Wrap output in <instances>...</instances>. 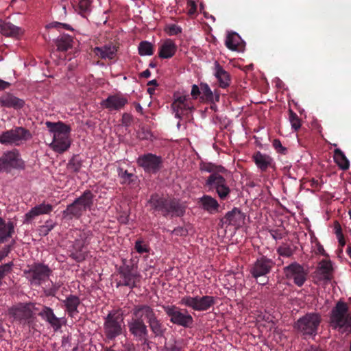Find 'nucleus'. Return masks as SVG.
Returning a JSON list of instances; mask_svg holds the SVG:
<instances>
[{"label": "nucleus", "instance_id": "09e8293b", "mask_svg": "<svg viewBox=\"0 0 351 351\" xmlns=\"http://www.w3.org/2000/svg\"><path fill=\"white\" fill-rule=\"evenodd\" d=\"M13 263L9 262L6 264L0 265V286L1 285L2 279L9 273L11 272L13 267Z\"/></svg>", "mask_w": 351, "mask_h": 351}, {"label": "nucleus", "instance_id": "e2e57ef3", "mask_svg": "<svg viewBox=\"0 0 351 351\" xmlns=\"http://www.w3.org/2000/svg\"><path fill=\"white\" fill-rule=\"evenodd\" d=\"M132 119V116L130 114L124 113L121 119L122 124L125 126H129L131 124Z\"/></svg>", "mask_w": 351, "mask_h": 351}, {"label": "nucleus", "instance_id": "c9c22d12", "mask_svg": "<svg viewBox=\"0 0 351 351\" xmlns=\"http://www.w3.org/2000/svg\"><path fill=\"white\" fill-rule=\"evenodd\" d=\"M73 39L69 34H62L56 40V45L58 51H66L73 47Z\"/></svg>", "mask_w": 351, "mask_h": 351}, {"label": "nucleus", "instance_id": "f3484780", "mask_svg": "<svg viewBox=\"0 0 351 351\" xmlns=\"http://www.w3.org/2000/svg\"><path fill=\"white\" fill-rule=\"evenodd\" d=\"M275 265V262L271 258H267L266 256H261L250 266V273L256 280L260 277L266 278Z\"/></svg>", "mask_w": 351, "mask_h": 351}, {"label": "nucleus", "instance_id": "dca6fc26", "mask_svg": "<svg viewBox=\"0 0 351 351\" xmlns=\"http://www.w3.org/2000/svg\"><path fill=\"white\" fill-rule=\"evenodd\" d=\"M283 274L287 280H291L299 287L307 280L308 271L297 262H293L283 268Z\"/></svg>", "mask_w": 351, "mask_h": 351}, {"label": "nucleus", "instance_id": "8fccbe9b", "mask_svg": "<svg viewBox=\"0 0 351 351\" xmlns=\"http://www.w3.org/2000/svg\"><path fill=\"white\" fill-rule=\"evenodd\" d=\"M138 136L141 140L152 141L153 134L150 130L147 128L142 127L138 132Z\"/></svg>", "mask_w": 351, "mask_h": 351}, {"label": "nucleus", "instance_id": "39448f33", "mask_svg": "<svg viewBox=\"0 0 351 351\" xmlns=\"http://www.w3.org/2000/svg\"><path fill=\"white\" fill-rule=\"evenodd\" d=\"M95 195L90 190H86L73 203L69 204L62 212L65 219H80L87 210H90L94 206Z\"/></svg>", "mask_w": 351, "mask_h": 351}, {"label": "nucleus", "instance_id": "864d4df0", "mask_svg": "<svg viewBox=\"0 0 351 351\" xmlns=\"http://www.w3.org/2000/svg\"><path fill=\"white\" fill-rule=\"evenodd\" d=\"M134 248L136 251L139 254H143L145 252H149V247L147 244L143 243V241L141 240H137L135 242Z\"/></svg>", "mask_w": 351, "mask_h": 351}, {"label": "nucleus", "instance_id": "338daca9", "mask_svg": "<svg viewBox=\"0 0 351 351\" xmlns=\"http://www.w3.org/2000/svg\"><path fill=\"white\" fill-rule=\"evenodd\" d=\"M269 233L275 240H280L282 239V234L279 230H269Z\"/></svg>", "mask_w": 351, "mask_h": 351}, {"label": "nucleus", "instance_id": "4c0bfd02", "mask_svg": "<svg viewBox=\"0 0 351 351\" xmlns=\"http://www.w3.org/2000/svg\"><path fill=\"white\" fill-rule=\"evenodd\" d=\"M78 239H75L73 244V251L71 252L70 256L77 262H82L85 259L86 255L82 252L85 247Z\"/></svg>", "mask_w": 351, "mask_h": 351}, {"label": "nucleus", "instance_id": "c03bdc74", "mask_svg": "<svg viewBox=\"0 0 351 351\" xmlns=\"http://www.w3.org/2000/svg\"><path fill=\"white\" fill-rule=\"evenodd\" d=\"M295 252V248L287 243H283L277 248V253L283 257H291Z\"/></svg>", "mask_w": 351, "mask_h": 351}, {"label": "nucleus", "instance_id": "37998d69", "mask_svg": "<svg viewBox=\"0 0 351 351\" xmlns=\"http://www.w3.org/2000/svg\"><path fill=\"white\" fill-rule=\"evenodd\" d=\"M90 0H80L77 5L75 8V10L82 16L90 12Z\"/></svg>", "mask_w": 351, "mask_h": 351}, {"label": "nucleus", "instance_id": "7c9ffc66", "mask_svg": "<svg viewBox=\"0 0 351 351\" xmlns=\"http://www.w3.org/2000/svg\"><path fill=\"white\" fill-rule=\"evenodd\" d=\"M252 159L258 168L262 171H265L269 167L271 166L273 159L269 155L262 154L261 152H256L253 156Z\"/></svg>", "mask_w": 351, "mask_h": 351}, {"label": "nucleus", "instance_id": "de8ad7c7", "mask_svg": "<svg viewBox=\"0 0 351 351\" xmlns=\"http://www.w3.org/2000/svg\"><path fill=\"white\" fill-rule=\"evenodd\" d=\"M92 238H93V233L91 231L83 230V231L80 232V233L79 234V238H77V239H78L82 243H83L84 245L86 246L90 243Z\"/></svg>", "mask_w": 351, "mask_h": 351}, {"label": "nucleus", "instance_id": "58836bf2", "mask_svg": "<svg viewBox=\"0 0 351 351\" xmlns=\"http://www.w3.org/2000/svg\"><path fill=\"white\" fill-rule=\"evenodd\" d=\"M334 160L338 167L342 170H347L350 167V162L344 153L340 149L334 151Z\"/></svg>", "mask_w": 351, "mask_h": 351}, {"label": "nucleus", "instance_id": "603ef678", "mask_svg": "<svg viewBox=\"0 0 351 351\" xmlns=\"http://www.w3.org/2000/svg\"><path fill=\"white\" fill-rule=\"evenodd\" d=\"M51 286L49 288L44 289V293L47 296H55L59 290L60 285L56 283H53L51 281Z\"/></svg>", "mask_w": 351, "mask_h": 351}, {"label": "nucleus", "instance_id": "4be33fe9", "mask_svg": "<svg viewBox=\"0 0 351 351\" xmlns=\"http://www.w3.org/2000/svg\"><path fill=\"white\" fill-rule=\"evenodd\" d=\"M53 209V206L50 204H46L45 202L32 208L25 215V222L29 223L34 218L41 215L50 214Z\"/></svg>", "mask_w": 351, "mask_h": 351}, {"label": "nucleus", "instance_id": "423d86ee", "mask_svg": "<svg viewBox=\"0 0 351 351\" xmlns=\"http://www.w3.org/2000/svg\"><path fill=\"white\" fill-rule=\"evenodd\" d=\"M32 137L29 130L22 126H16L0 133V143L5 146H20Z\"/></svg>", "mask_w": 351, "mask_h": 351}, {"label": "nucleus", "instance_id": "473e14b6", "mask_svg": "<svg viewBox=\"0 0 351 351\" xmlns=\"http://www.w3.org/2000/svg\"><path fill=\"white\" fill-rule=\"evenodd\" d=\"M121 280L118 285L128 287L133 289L137 287L140 281V275L137 272L119 274Z\"/></svg>", "mask_w": 351, "mask_h": 351}, {"label": "nucleus", "instance_id": "49530a36", "mask_svg": "<svg viewBox=\"0 0 351 351\" xmlns=\"http://www.w3.org/2000/svg\"><path fill=\"white\" fill-rule=\"evenodd\" d=\"M200 88L203 97L208 101H213L214 95L209 86L206 83H202L200 84Z\"/></svg>", "mask_w": 351, "mask_h": 351}, {"label": "nucleus", "instance_id": "c85d7f7f", "mask_svg": "<svg viewBox=\"0 0 351 351\" xmlns=\"http://www.w3.org/2000/svg\"><path fill=\"white\" fill-rule=\"evenodd\" d=\"M0 104L3 107L12 108L15 110H19L24 106L25 101L15 97L12 94L7 93L0 98Z\"/></svg>", "mask_w": 351, "mask_h": 351}, {"label": "nucleus", "instance_id": "412c9836", "mask_svg": "<svg viewBox=\"0 0 351 351\" xmlns=\"http://www.w3.org/2000/svg\"><path fill=\"white\" fill-rule=\"evenodd\" d=\"M189 96H179L173 101L171 108L175 113L176 118L180 119L181 117L191 110V107L188 102Z\"/></svg>", "mask_w": 351, "mask_h": 351}, {"label": "nucleus", "instance_id": "f8f14e48", "mask_svg": "<svg viewBox=\"0 0 351 351\" xmlns=\"http://www.w3.org/2000/svg\"><path fill=\"white\" fill-rule=\"evenodd\" d=\"M216 302V298L210 295L192 297L185 295L180 299V304L190 308L195 311H206Z\"/></svg>", "mask_w": 351, "mask_h": 351}, {"label": "nucleus", "instance_id": "774afa93", "mask_svg": "<svg viewBox=\"0 0 351 351\" xmlns=\"http://www.w3.org/2000/svg\"><path fill=\"white\" fill-rule=\"evenodd\" d=\"M167 349L168 351H181V347L178 346L176 342L169 344Z\"/></svg>", "mask_w": 351, "mask_h": 351}, {"label": "nucleus", "instance_id": "0e129e2a", "mask_svg": "<svg viewBox=\"0 0 351 351\" xmlns=\"http://www.w3.org/2000/svg\"><path fill=\"white\" fill-rule=\"evenodd\" d=\"M202 93L201 88L198 86L193 84L191 88V95L194 99H197V97Z\"/></svg>", "mask_w": 351, "mask_h": 351}, {"label": "nucleus", "instance_id": "f03ea898", "mask_svg": "<svg viewBox=\"0 0 351 351\" xmlns=\"http://www.w3.org/2000/svg\"><path fill=\"white\" fill-rule=\"evenodd\" d=\"M49 132L53 134L49 147L56 152L62 154L70 147L71 141L69 137L71 128L62 121L45 123Z\"/></svg>", "mask_w": 351, "mask_h": 351}, {"label": "nucleus", "instance_id": "4468645a", "mask_svg": "<svg viewBox=\"0 0 351 351\" xmlns=\"http://www.w3.org/2000/svg\"><path fill=\"white\" fill-rule=\"evenodd\" d=\"M136 162L138 166L144 170L145 173L149 174H156L163 166L162 157L152 153L140 155Z\"/></svg>", "mask_w": 351, "mask_h": 351}, {"label": "nucleus", "instance_id": "c756f323", "mask_svg": "<svg viewBox=\"0 0 351 351\" xmlns=\"http://www.w3.org/2000/svg\"><path fill=\"white\" fill-rule=\"evenodd\" d=\"M332 266L330 261L323 260L315 274L320 280L330 281L332 278Z\"/></svg>", "mask_w": 351, "mask_h": 351}, {"label": "nucleus", "instance_id": "5701e85b", "mask_svg": "<svg viewBox=\"0 0 351 351\" xmlns=\"http://www.w3.org/2000/svg\"><path fill=\"white\" fill-rule=\"evenodd\" d=\"M62 302L65 308V311L69 317H73L79 313L77 308L81 304V300L78 296L70 294Z\"/></svg>", "mask_w": 351, "mask_h": 351}, {"label": "nucleus", "instance_id": "7ed1b4c3", "mask_svg": "<svg viewBox=\"0 0 351 351\" xmlns=\"http://www.w3.org/2000/svg\"><path fill=\"white\" fill-rule=\"evenodd\" d=\"M143 304L135 305L131 311V317L127 322V326L130 334L135 341L142 342L143 345H148L149 330L145 322Z\"/></svg>", "mask_w": 351, "mask_h": 351}, {"label": "nucleus", "instance_id": "a18cd8bd", "mask_svg": "<svg viewBox=\"0 0 351 351\" xmlns=\"http://www.w3.org/2000/svg\"><path fill=\"white\" fill-rule=\"evenodd\" d=\"M289 119L291 125L292 129L298 131L301 128V120L298 114L291 109L289 110Z\"/></svg>", "mask_w": 351, "mask_h": 351}, {"label": "nucleus", "instance_id": "1a4fd4ad", "mask_svg": "<svg viewBox=\"0 0 351 351\" xmlns=\"http://www.w3.org/2000/svg\"><path fill=\"white\" fill-rule=\"evenodd\" d=\"M204 186L208 191H215L221 201L228 199L231 193L228 182L223 176L210 175L206 178Z\"/></svg>", "mask_w": 351, "mask_h": 351}, {"label": "nucleus", "instance_id": "20e7f679", "mask_svg": "<svg viewBox=\"0 0 351 351\" xmlns=\"http://www.w3.org/2000/svg\"><path fill=\"white\" fill-rule=\"evenodd\" d=\"M123 313L119 309L110 311L104 317L103 332L105 342L114 341L121 335L125 328Z\"/></svg>", "mask_w": 351, "mask_h": 351}, {"label": "nucleus", "instance_id": "cd10ccee", "mask_svg": "<svg viewBox=\"0 0 351 351\" xmlns=\"http://www.w3.org/2000/svg\"><path fill=\"white\" fill-rule=\"evenodd\" d=\"M177 51V45L171 39H166L158 49V56L160 58L169 59L172 58Z\"/></svg>", "mask_w": 351, "mask_h": 351}, {"label": "nucleus", "instance_id": "052dcab7", "mask_svg": "<svg viewBox=\"0 0 351 351\" xmlns=\"http://www.w3.org/2000/svg\"><path fill=\"white\" fill-rule=\"evenodd\" d=\"M171 233L176 236L184 237L188 234V230L184 227H177L173 229Z\"/></svg>", "mask_w": 351, "mask_h": 351}, {"label": "nucleus", "instance_id": "a19ab883", "mask_svg": "<svg viewBox=\"0 0 351 351\" xmlns=\"http://www.w3.org/2000/svg\"><path fill=\"white\" fill-rule=\"evenodd\" d=\"M138 50L140 56H152L154 54V46L148 41H141L139 43Z\"/></svg>", "mask_w": 351, "mask_h": 351}, {"label": "nucleus", "instance_id": "4d7b16f0", "mask_svg": "<svg viewBox=\"0 0 351 351\" xmlns=\"http://www.w3.org/2000/svg\"><path fill=\"white\" fill-rule=\"evenodd\" d=\"M273 146L277 152L285 154L287 152V149L282 146L281 142L278 139H274L273 141Z\"/></svg>", "mask_w": 351, "mask_h": 351}, {"label": "nucleus", "instance_id": "6ab92c4d", "mask_svg": "<svg viewBox=\"0 0 351 351\" xmlns=\"http://www.w3.org/2000/svg\"><path fill=\"white\" fill-rule=\"evenodd\" d=\"M128 103V99L119 94L108 96L103 100L101 105L109 110H119Z\"/></svg>", "mask_w": 351, "mask_h": 351}, {"label": "nucleus", "instance_id": "bf43d9fd", "mask_svg": "<svg viewBox=\"0 0 351 351\" xmlns=\"http://www.w3.org/2000/svg\"><path fill=\"white\" fill-rule=\"evenodd\" d=\"M49 27L56 29L64 28L67 30H73L70 25L59 22H53L49 25Z\"/></svg>", "mask_w": 351, "mask_h": 351}, {"label": "nucleus", "instance_id": "ddd939ff", "mask_svg": "<svg viewBox=\"0 0 351 351\" xmlns=\"http://www.w3.org/2000/svg\"><path fill=\"white\" fill-rule=\"evenodd\" d=\"M27 278L32 285L40 286L45 282L52 273L51 269L43 263H34L25 271Z\"/></svg>", "mask_w": 351, "mask_h": 351}, {"label": "nucleus", "instance_id": "5fc2aeb1", "mask_svg": "<svg viewBox=\"0 0 351 351\" xmlns=\"http://www.w3.org/2000/svg\"><path fill=\"white\" fill-rule=\"evenodd\" d=\"M123 265L120 266L118 269L119 274L136 272L134 270V265L127 264L125 260H123Z\"/></svg>", "mask_w": 351, "mask_h": 351}, {"label": "nucleus", "instance_id": "ea45409f", "mask_svg": "<svg viewBox=\"0 0 351 351\" xmlns=\"http://www.w3.org/2000/svg\"><path fill=\"white\" fill-rule=\"evenodd\" d=\"M118 176L122 184L129 185L135 183L137 180V176L135 174L130 173L122 168L118 169Z\"/></svg>", "mask_w": 351, "mask_h": 351}, {"label": "nucleus", "instance_id": "79ce46f5", "mask_svg": "<svg viewBox=\"0 0 351 351\" xmlns=\"http://www.w3.org/2000/svg\"><path fill=\"white\" fill-rule=\"evenodd\" d=\"M82 166V162L77 155L73 156L69 161L67 167L69 171L77 173Z\"/></svg>", "mask_w": 351, "mask_h": 351}, {"label": "nucleus", "instance_id": "680f3d73", "mask_svg": "<svg viewBox=\"0 0 351 351\" xmlns=\"http://www.w3.org/2000/svg\"><path fill=\"white\" fill-rule=\"evenodd\" d=\"M182 32V28L175 24L171 25L169 28V35H177Z\"/></svg>", "mask_w": 351, "mask_h": 351}, {"label": "nucleus", "instance_id": "a211bd4d", "mask_svg": "<svg viewBox=\"0 0 351 351\" xmlns=\"http://www.w3.org/2000/svg\"><path fill=\"white\" fill-rule=\"evenodd\" d=\"M34 307V305L32 303L19 304L10 308L8 314L20 324H29L32 321Z\"/></svg>", "mask_w": 351, "mask_h": 351}, {"label": "nucleus", "instance_id": "a878e982", "mask_svg": "<svg viewBox=\"0 0 351 351\" xmlns=\"http://www.w3.org/2000/svg\"><path fill=\"white\" fill-rule=\"evenodd\" d=\"M214 75L217 79L220 88H226L230 86L231 82L230 74L217 61L215 62Z\"/></svg>", "mask_w": 351, "mask_h": 351}, {"label": "nucleus", "instance_id": "393cba45", "mask_svg": "<svg viewBox=\"0 0 351 351\" xmlns=\"http://www.w3.org/2000/svg\"><path fill=\"white\" fill-rule=\"evenodd\" d=\"M118 50L116 45L110 43L103 47H96L93 49V52L101 59L112 60L114 58Z\"/></svg>", "mask_w": 351, "mask_h": 351}, {"label": "nucleus", "instance_id": "2eb2a0df", "mask_svg": "<svg viewBox=\"0 0 351 351\" xmlns=\"http://www.w3.org/2000/svg\"><path fill=\"white\" fill-rule=\"evenodd\" d=\"M145 319H146L152 334L155 337H162L165 335L167 328L162 323V320L158 318L155 313L154 309L149 305L143 304Z\"/></svg>", "mask_w": 351, "mask_h": 351}, {"label": "nucleus", "instance_id": "0eeeda50", "mask_svg": "<svg viewBox=\"0 0 351 351\" xmlns=\"http://www.w3.org/2000/svg\"><path fill=\"white\" fill-rule=\"evenodd\" d=\"M330 324L335 329L351 327V315L347 303L342 301L337 302L330 313Z\"/></svg>", "mask_w": 351, "mask_h": 351}, {"label": "nucleus", "instance_id": "9b49d317", "mask_svg": "<svg viewBox=\"0 0 351 351\" xmlns=\"http://www.w3.org/2000/svg\"><path fill=\"white\" fill-rule=\"evenodd\" d=\"M321 320L318 313H306L295 323L294 328L304 335H315Z\"/></svg>", "mask_w": 351, "mask_h": 351}, {"label": "nucleus", "instance_id": "f257e3e1", "mask_svg": "<svg viewBox=\"0 0 351 351\" xmlns=\"http://www.w3.org/2000/svg\"><path fill=\"white\" fill-rule=\"evenodd\" d=\"M148 204L153 213H158L164 217H181L185 213L184 206L178 199L165 197L157 193L151 195Z\"/></svg>", "mask_w": 351, "mask_h": 351}, {"label": "nucleus", "instance_id": "72a5a7b5", "mask_svg": "<svg viewBox=\"0 0 351 351\" xmlns=\"http://www.w3.org/2000/svg\"><path fill=\"white\" fill-rule=\"evenodd\" d=\"M226 46L232 51H241L243 48V41L236 32L229 33L226 37Z\"/></svg>", "mask_w": 351, "mask_h": 351}, {"label": "nucleus", "instance_id": "3c124183", "mask_svg": "<svg viewBox=\"0 0 351 351\" xmlns=\"http://www.w3.org/2000/svg\"><path fill=\"white\" fill-rule=\"evenodd\" d=\"M117 351H135L134 344L130 341H121L119 347H116Z\"/></svg>", "mask_w": 351, "mask_h": 351}, {"label": "nucleus", "instance_id": "2f4dec72", "mask_svg": "<svg viewBox=\"0 0 351 351\" xmlns=\"http://www.w3.org/2000/svg\"><path fill=\"white\" fill-rule=\"evenodd\" d=\"M14 233V225L12 221L6 222L0 217V244L5 243Z\"/></svg>", "mask_w": 351, "mask_h": 351}, {"label": "nucleus", "instance_id": "e433bc0d", "mask_svg": "<svg viewBox=\"0 0 351 351\" xmlns=\"http://www.w3.org/2000/svg\"><path fill=\"white\" fill-rule=\"evenodd\" d=\"M200 170L210 173V175L222 176L227 170L221 165H217L211 162H202Z\"/></svg>", "mask_w": 351, "mask_h": 351}, {"label": "nucleus", "instance_id": "6e6552de", "mask_svg": "<svg viewBox=\"0 0 351 351\" xmlns=\"http://www.w3.org/2000/svg\"><path fill=\"white\" fill-rule=\"evenodd\" d=\"M25 168V161L16 149L5 151L0 157V172L10 173L12 170H23Z\"/></svg>", "mask_w": 351, "mask_h": 351}, {"label": "nucleus", "instance_id": "aec40b11", "mask_svg": "<svg viewBox=\"0 0 351 351\" xmlns=\"http://www.w3.org/2000/svg\"><path fill=\"white\" fill-rule=\"evenodd\" d=\"M38 315L48 322L54 331L59 330L62 326L61 318L57 317L51 308L44 306Z\"/></svg>", "mask_w": 351, "mask_h": 351}, {"label": "nucleus", "instance_id": "f704fd0d", "mask_svg": "<svg viewBox=\"0 0 351 351\" xmlns=\"http://www.w3.org/2000/svg\"><path fill=\"white\" fill-rule=\"evenodd\" d=\"M1 32L2 34L6 36H19L23 34L21 28L14 25L10 22H2L0 25Z\"/></svg>", "mask_w": 351, "mask_h": 351}, {"label": "nucleus", "instance_id": "13d9d810", "mask_svg": "<svg viewBox=\"0 0 351 351\" xmlns=\"http://www.w3.org/2000/svg\"><path fill=\"white\" fill-rule=\"evenodd\" d=\"M188 11L187 13L189 16H193L197 12V5L195 1L189 0L187 2Z\"/></svg>", "mask_w": 351, "mask_h": 351}, {"label": "nucleus", "instance_id": "69168bd1", "mask_svg": "<svg viewBox=\"0 0 351 351\" xmlns=\"http://www.w3.org/2000/svg\"><path fill=\"white\" fill-rule=\"evenodd\" d=\"M11 250L10 245H5L4 248L0 251V262L6 257Z\"/></svg>", "mask_w": 351, "mask_h": 351}, {"label": "nucleus", "instance_id": "6e6d98bb", "mask_svg": "<svg viewBox=\"0 0 351 351\" xmlns=\"http://www.w3.org/2000/svg\"><path fill=\"white\" fill-rule=\"evenodd\" d=\"M54 223L51 220H48L45 222V224L40 228V232L44 234L47 235L49 232L54 228Z\"/></svg>", "mask_w": 351, "mask_h": 351}, {"label": "nucleus", "instance_id": "9d476101", "mask_svg": "<svg viewBox=\"0 0 351 351\" xmlns=\"http://www.w3.org/2000/svg\"><path fill=\"white\" fill-rule=\"evenodd\" d=\"M162 308L172 324L186 328L193 326V318L186 310H183L176 305H164Z\"/></svg>", "mask_w": 351, "mask_h": 351}, {"label": "nucleus", "instance_id": "bb28decb", "mask_svg": "<svg viewBox=\"0 0 351 351\" xmlns=\"http://www.w3.org/2000/svg\"><path fill=\"white\" fill-rule=\"evenodd\" d=\"M245 215L238 208L234 207L226 213L228 226L239 227L245 223Z\"/></svg>", "mask_w": 351, "mask_h": 351}, {"label": "nucleus", "instance_id": "b1692460", "mask_svg": "<svg viewBox=\"0 0 351 351\" xmlns=\"http://www.w3.org/2000/svg\"><path fill=\"white\" fill-rule=\"evenodd\" d=\"M200 207L209 214H215L219 212L220 204L217 200L208 195H204L199 199Z\"/></svg>", "mask_w": 351, "mask_h": 351}]
</instances>
